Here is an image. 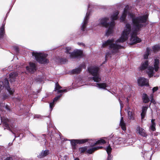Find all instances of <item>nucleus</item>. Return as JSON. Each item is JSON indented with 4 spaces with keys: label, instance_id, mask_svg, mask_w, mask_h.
<instances>
[{
    "label": "nucleus",
    "instance_id": "1",
    "mask_svg": "<svg viewBox=\"0 0 160 160\" xmlns=\"http://www.w3.org/2000/svg\"><path fill=\"white\" fill-rule=\"evenodd\" d=\"M129 8L128 6L127 5L126 6L122 16L120 17V22H125L126 17L128 14V16L132 19L133 27L131 28L130 24H126L121 37L116 41L115 43H114L113 39H108L102 43V48L107 46H109V51L107 52L106 54V58H111L112 55L118 53L119 52V50L122 47L118 43L123 42L125 41L129 36H130V38L129 43L130 45L138 43L141 41V39L137 36V31L139 30L141 28L146 25L148 14L147 13L143 15L135 17L134 14L130 13L128 12Z\"/></svg>",
    "mask_w": 160,
    "mask_h": 160
},
{
    "label": "nucleus",
    "instance_id": "2",
    "mask_svg": "<svg viewBox=\"0 0 160 160\" xmlns=\"http://www.w3.org/2000/svg\"><path fill=\"white\" fill-rule=\"evenodd\" d=\"M118 14L119 12L117 11L111 15V18L112 21L110 23L108 22L109 20L108 17L101 18L98 20L97 23L98 25L105 28H107L109 26L108 29L106 32V36H109L113 33V29L115 24L114 21L118 19Z\"/></svg>",
    "mask_w": 160,
    "mask_h": 160
},
{
    "label": "nucleus",
    "instance_id": "3",
    "mask_svg": "<svg viewBox=\"0 0 160 160\" xmlns=\"http://www.w3.org/2000/svg\"><path fill=\"white\" fill-rule=\"evenodd\" d=\"M159 60L158 59H155L153 63L154 68L152 66H148V61L147 60L143 61L139 69L141 70H144L147 69L146 72L149 78L152 77L155 72H157L159 69Z\"/></svg>",
    "mask_w": 160,
    "mask_h": 160
},
{
    "label": "nucleus",
    "instance_id": "4",
    "mask_svg": "<svg viewBox=\"0 0 160 160\" xmlns=\"http://www.w3.org/2000/svg\"><path fill=\"white\" fill-rule=\"evenodd\" d=\"M32 55L34 56L36 60L40 63L45 64L49 62V61L46 58L48 54L43 52H33Z\"/></svg>",
    "mask_w": 160,
    "mask_h": 160
},
{
    "label": "nucleus",
    "instance_id": "5",
    "mask_svg": "<svg viewBox=\"0 0 160 160\" xmlns=\"http://www.w3.org/2000/svg\"><path fill=\"white\" fill-rule=\"evenodd\" d=\"M99 68L97 66L90 67L88 68L89 72L93 77L92 79L95 82H98L101 80V79L99 74Z\"/></svg>",
    "mask_w": 160,
    "mask_h": 160
},
{
    "label": "nucleus",
    "instance_id": "6",
    "mask_svg": "<svg viewBox=\"0 0 160 160\" xmlns=\"http://www.w3.org/2000/svg\"><path fill=\"white\" fill-rule=\"evenodd\" d=\"M65 52L69 54L71 58H74L77 57H81L82 55V51L80 50H75L73 52H71V48L67 47L65 48Z\"/></svg>",
    "mask_w": 160,
    "mask_h": 160
},
{
    "label": "nucleus",
    "instance_id": "7",
    "mask_svg": "<svg viewBox=\"0 0 160 160\" xmlns=\"http://www.w3.org/2000/svg\"><path fill=\"white\" fill-rule=\"evenodd\" d=\"M108 138L106 137H104L101 138L100 139L98 140L95 142H92V141L91 140L89 141V142L91 147H93L96 145H102L106 143V141Z\"/></svg>",
    "mask_w": 160,
    "mask_h": 160
},
{
    "label": "nucleus",
    "instance_id": "8",
    "mask_svg": "<svg viewBox=\"0 0 160 160\" xmlns=\"http://www.w3.org/2000/svg\"><path fill=\"white\" fill-rule=\"evenodd\" d=\"M90 15V12L89 11H88L87 12L86 16L84 18L81 26V30L83 31H85L86 27L87 25L88 21L89 19V16Z\"/></svg>",
    "mask_w": 160,
    "mask_h": 160
},
{
    "label": "nucleus",
    "instance_id": "9",
    "mask_svg": "<svg viewBox=\"0 0 160 160\" xmlns=\"http://www.w3.org/2000/svg\"><path fill=\"white\" fill-rule=\"evenodd\" d=\"M148 80L143 77H140L138 80V82L139 86H148Z\"/></svg>",
    "mask_w": 160,
    "mask_h": 160
},
{
    "label": "nucleus",
    "instance_id": "10",
    "mask_svg": "<svg viewBox=\"0 0 160 160\" xmlns=\"http://www.w3.org/2000/svg\"><path fill=\"white\" fill-rule=\"evenodd\" d=\"M26 68L28 72L33 73L36 70V65L34 63L30 62L29 63V66H27Z\"/></svg>",
    "mask_w": 160,
    "mask_h": 160
},
{
    "label": "nucleus",
    "instance_id": "11",
    "mask_svg": "<svg viewBox=\"0 0 160 160\" xmlns=\"http://www.w3.org/2000/svg\"><path fill=\"white\" fill-rule=\"evenodd\" d=\"M96 86L98 87L99 88L102 89H103L107 90L108 91H109L110 89V87H109L106 83H97Z\"/></svg>",
    "mask_w": 160,
    "mask_h": 160
},
{
    "label": "nucleus",
    "instance_id": "12",
    "mask_svg": "<svg viewBox=\"0 0 160 160\" xmlns=\"http://www.w3.org/2000/svg\"><path fill=\"white\" fill-rule=\"evenodd\" d=\"M136 132L143 137H146L147 135L144 129L139 126L137 127Z\"/></svg>",
    "mask_w": 160,
    "mask_h": 160
},
{
    "label": "nucleus",
    "instance_id": "13",
    "mask_svg": "<svg viewBox=\"0 0 160 160\" xmlns=\"http://www.w3.org/2000/svg\"><path fill=\"white\" fill-rule=\"evenodd\" d=\"M18 76V74L17 72H12L9 75V81L11 82H12L15 81L16 77Z\"/></svg>",
    "mask_w": 160,
    "mask_h": 160
},
{
    "label": "nucleus",
    "instance_id": "14",
    "mask_svg": "<svg viewBox=\"0 0 160 160\" xmlns=\"http://www.w3.org/2000/svg\"><path fill=\"white\" fill-rule=\"evenodd\" d=\"M62 88V87L60 86L58 83H57L55 84L54 91H58V93H62L63 92H67V91L66 89L63 90H59Z\"/></svg>",
    "mask_w": 160,
    "mask_h": 160
},
{
    "label": "nucleus",
    "instance_id": "15",
    "mask_svg": "<svg viewBox=\"0 0 160 160\" xmlns=\"http://www.w3.org/2000/svg\"><path fill=\"white\" fill-rule=\"evenodd\" d=\"M86 67L85 65V63H83L78 68L73 69L72 71V72L73 74H78L80 73L81 70V68H85Z\"/></svg>",
    "mask_w": 160,
    "mask_h": 160
},
{
    "label": "nucleus",
    "instance_id": "16",
    "mask_svg": "<svg viewBox=\"0 0 160 160\" xmlns=\"http://www.w3.org/2000/svg\"><path fill=\"white\" fill-rule=\"evenodd\" d=\"M128 118L130 120H133L134 119V114L132 110L129 108H127Z\"/></svg>",
    "mask_w": 160,
    "mask_h": 160
},
{
    "label": "nucleus",
    "instance_id": "17",
    "mask_svg": "<svg viewBox=\"0 0 160 160\" xmlns=\"http://www.w3.org/2000/svg\"><path fill=\"white\" fill-rule=\"evenodd\" d=\"M106 151L107 152L108 156L107 158V160H111L112 156L111 155V152L112 150V148L111 147L110 145H109L106 148Z\"/></svg>",
    "mask_w": 160,
    "mask_h": 160
},
{
    "label": "nucleus",
    "instance_id": "18",
    "mask_svg": "<svg viewBox=\"0 0 160 160\" xmlns=\"http://www.w3.org/2000/svg\"><path fill=\"white\" fill-rule=\"evenodd\" d=\"M120 125L122 129L124 131L126 130V123L124 122L123 117H121L120 122Z\"/></svg>",
    "mask_w": 160,
    "mask_h": 160
},
{
    "label": "nucleus",
    "instance_id": "19",
    "mask_svg": "<svg viewBox=\"0 0 160 160\" xmlns=\"http://www.w3.org/2000/svg\"><path fill=\"white\" fill-rule=\"evenodd\" d=\"M5 24V22H4L2 26L0 28V36L1 38H2L5 33L4 28Z\"/></svg>",
    "mask_w": 160,
    "mask_h": 160
},
{
    "label": "nucleus",
    "instance_id": "20",
    "mask_svg": "<svg viewBox=\"0 0 160 160\" xmlns=\"http://www.w3.org/2000/svg\"><path fill=\"white\" fill-rule=\"evenodd\" d=\"M102 148V147H93L92 148H91L88 149L87 150V152L88 153H89V154H91L93 152H94V151L99 149L101 148Z\"/></svg>",
    "mask_w": 160,
    "mask_h": 160
},
{
    "label": "nucleus",
    "instance_id": "21",
    "mask_svg": "<svg viewBox=\"0 0 160 160\" xmlns=\"http://www.w3.org/2000/svg\"><path fill=\"white\" fill-rule=\"evenodd\" d=\"M62 94L60 96H58L54 98L52 102H51L49 104V107L51 109V110L52 111V109L53 108L54 106V102L56 101L61 96Z\"/></svg>",
    "mask_w": 160,
    "mask_h": 160
},
{
    "label": "nucleus",
    "instance_id": "22",
    "mask_svg": "<svg viewBox=\"0 0 160 160\" xmlns=\"http://www.w3.org/2000/svg\"><path fill=\"white\" fill-rule=\"evenodd\" d=\"M124 139L121 138H116L115 139V141L113 142V144L115 143L117 144H120L123 143Z\"/></svg>",
    "mask_w": 160,
    "mask_h": 160
},
{
    "label": "nucleus",
    "instance_id": "23",
    "mask_svg": "<svg viewBox=\"0 0 160 160\" xmlns=\"http://www.w3.org/2000/svg\"><path fill=\"white\" fill-rule=\"evenodd\" d=\"M142 99L143 102L145 103H147L150 101L148 96L145 93H144L142 95Z\"/></svg>",
    "mask_w": 160,
    "mask_h": 160
},
{
    "label": "nucleus",
    "instance_id": "24",
    "mask_svg": "<svg viewBox=\"0 0 160 160\" xmlns=\"http://www.w3.org/2000/svg\"><path fill=\"white\" fill-rule=\"evenodd\" d=\"M49 153V151L47 150H45L44 151H42L38 156L39 158H41L47 155Z\"/></svg>",
    "mask_w": 160,
    "mask_h": 160
},
{
    "label": "nucleus",
    "instance_id": "25",
    "mask_svg": "<svg viewBox=\"0 0 160 160\" xmlns=\"http://www.w3.org/2000/svg\"><path fill=\"white\" fill-rule=\"evenodd\" d=\"M147 109L148 107H142V112L141 113V116L142 119H143L144 118Z\"/></svg>",
    "mask_w": 160,
    "mask_h": 160
},
{
    "label": "nucleus",
    "instance_id": "26",
    "mask_svg": "<svg viewBox=\"0 0 160 160\" xmlns=\"http://www.w3.org/2000/svg\"><path fill=\"white\" fill-rule=\"evenodd\" d=\"M151 51V49L150 48H147L146 51L145 52L143 56L144 59L145 60H147L148 58V55Z\"/></svg>",
    "mask_w": 160,
    "mask_h": 160
},
{
    "label": "nucleus",
    "instance_id": "27",
    "mask_svg": "<svg viewBox=\"0 0 160 160\" xmlns=\"http://www.w3.org/2000/svg\"><path fill=\"white\" fill-rule=\"evenodd\" d=\"M155 119H152L151 120L152 124L150 126V128L152 131L155 130V123L154 122Z\"/></svg>",
    "mask_w": 160,
    "mask_h": 160
},
{
    "label": "nucleus",
    "instance_id": "28",
    "mask_svg": "<svg viewBox=\"0 0 160 160\" xmlns=\"http://www.w3.org/2000/svg\"><path fill=\"white\" fill-rule=\"evenodd\" d=\"M77 140L75 139H72L69 140L71 141V143L72 145V148L73 149H75V146L76 145V144H77Z\"/></svg>",
    "mask_w": 160,
    "mask_h": 160
},
{
    "label": "nucleus",
    "instance_id": "29",
    "mask_svg": "<svg viewBox=\"0 0 160 160\" xmlns=\"http://www.w3.org/2000/svg\"><path fill=\"white\" fill-rule=\"evenodd\" d=\"M152 49L154 52H157L160 50V45H156L152 47Z\"/></svg>",
    "mask_w": 160,
    "mask_h": 160
},
{
    "label": "nucleus",
    "instance_id": "30",
    "mask_svg": "<svg viewBox=\"0 0 160 160\" xmlns=\"http://www.w3.org/2000/svg\"><path fill=\"white\" fill-rule=\"evenodd\" d=\"M77 143L82 144L88 141L87 139H83L81 140H77Z\"/></svg>",
    "mask_w": 160,
    "mask_h": 160
},
{
    "label": "nucleus",
    "instance_id": "31",
    "mask_svg": "<svg viewBox=\"0 0 160 160\" xmlns=\"http://www.w3.org/2000/svg\"><path fill=\"white\" fill-rule=\"evenodd\" d=\"M87 147H81L79 149V151L81 152V153L84 152L87 150Z\"/></svg>",
    "mask_w": 160,
    "mask_h": 160
},
{
    "label": "nucleus",
    "instance_id": "32",
    "mask_svg": "<svg viewBox=\"0 0 160 160\" xmlns=\"http://www.w3.org/2000/svg\"><path fill=\"white\" fill-rule=\"evenodd\" d=\"M150 98L151 99V102L152 103L154 104L155 103H156L155 101L153 98V95L152 94L151 95H150Z\"/></svg>",
    "mask_w": 160,
    "mask_h": 160
},
{
    "label": "nucleus",
    "instance_id": "33",
    "mask_svg": "<svg viewBox=\"0 0 160 160\" xmlns=\"http://www.w3.org/2000/svg\"><path fill=\"white\" fill-rule=\"evenodd\" d=\"M119 103H120V108H121V109H122V108H123V103L120 100V99L119 98Z\"/></svg>",
    "mask_w": 160,
    "mask_h": 160
},
{
    "label": "nucleus",
    "instance_id": "34",
    "mask_svg": "<svg viewBox=\"0 0 160 160\" xmlns=\"http://www.w3.org/2000/svg\"><path fill=\"white\" fill-rule=\"evenodd\" d=\"M158 88L157 87H154L152 89L153 93H154L155 91H157L158 90Z\"/></svg>",
    "mask_w": 160,
    "mask_h": 160
},
{
    "label": "nucleus",
    "instance_id": "35",
    "mask_svg": "<svg viewBox=\"0 0 160 160\" xmlns=\"http://www.w3.org/2000/svg\"><path fill=\"white\" fill-rule=\"evenodd\" d=\"M41 117V116L39 115H36L34 116V118H39Z\"/></svg>",
    "mask_w": 160,
    "mask_h": 160
},
{
    "label": "nucleus",
    "instance_id": "36",
    "mask_svg": "<svg viewBox=\"0 0 160 160\" xmlns=\"http://www.w3.org/2000/svg\"><path fill=\"white\" fill-rule=\"evenodd\" d=\"M4 160H12V158L11 157H7Z\"/></svg>",
    "mask_w": 160,
    "mask_h": 160
},
{
    "label": "nucleus",
    "instance_id": "37",
    "mask_svg": "<svg viewBox=\"0 0 160 160\" xmlns=\"http://www.w3.org/2000/svg\"><path fill=\"white\" fill-rule=\"evenodd\" d=\"M8 96L6 95H3V98L4 99H6L8 98Z\"/></svg>",
    "mask_w": 160,
    "mask_h": 160
},
{
    "label": "nucleus",
    "instance_id": "38",
    "mask_svg": "<svg viewBox=\"0 0 160 160\" xmlns=\"http://www.w3.org/2000/svg\"><path fill=\"white\" fill-rule=\"evenodd\" d=\"M14 49L16 50V51L17 52H18V48L17 47H15L14 48Z\"/></svg>",
    "mask_w": 160,
    "mask_h": 160
},
{
    "label": "nucleus",
    "instance_id": "39",
    "mask_svg": "<svg viewBox=\"0 0 160 160\" xmlns=\"http://www.w3.org/2000/svg\"><path fill=\"white\" fill-rule=\"evenodd\" d=\"M127 101L128 103L129 102V99L128 98H127Z\"/></svg>",
    "mask_w": 160,
    "mask_h": 160
},
{
    "label": "nucleus",
    "instance_id": "40",
    "mask_svg": "<svg viewBox=\"0 0 160 160\" xmlns=\"http://www.w3.org/2000/svg\"><path fill=\"white\" fill-rule=\"evenodd\" d=\"M64 158H65L66 159L68 158V156H64Z\"/></svg>",
    "mask_w": 160,
    "mask_h": 160
},
{
    "label": "nucleus",
    "instance_id": "41",
    "mask_svg": "<svg viewBox=\"0 0 160 160\" xmlns=\"http://www.w3.org/2000/svg\"><path fill=\"white\" fill-rule=\"evenodd\" d=\"M90 8V4H89L88 6V8Z\"/></svg>",
    "mask_w": 160,
    "mask_h": 160
},
{
    "label": "nucleus",
    "instance_id": "42",
    "mask_svg": "<svg viewBox=\"0 0 160 160\" xmlns=\"http://www.w3.org/2000/svg\"><path fill=\"white\" fill-rule=\"evenodd\" d=\"M74 160H79V159L78 158H76L74 159Z\"/></svg>",
    "mask_w": 160,
    "mask_h": 160
},
{
    "label": "nucleus",
    "instance_id": "43",
    "mask_svg": "<svg viewBox=\"0 0 160 160\" xmlns=\"http://www.w3.org/2000/svg\"><path fill=\"white\" fill-rule=\"evenodd\" d=\"M6 108L8 109V110H9V109L8 108H7V107H6Z\"/></svg>",
    "mask_w": 160,
    "mask_h": 160
},
{
    "label": "nucleus",
    "instance_id": "44",
    "mask_svg": "<svg viewBox=\"0 0 160 160\" xmlns=\"http://www.w3.org/2000/svg\"><path fill=\"white\" fill-rule=\"evenodd\" d=\"M43 136H44V137H45V136H46L45 135H44Z\"/></svg>",
    "mask_w": 160,
    "mask_h": 160
},
{
    "label": "nucleus",
    "instance_id": "45",
    "mask_svg": "<svg viewBox=\"0 0 160 160\" xmlns=\"http://www.w3.org/2000/svg\"><path fill=\"white\" fill-rule=\"evenodd\" d=\"M44 139V141H45V139Z\"/></svg>",
    "mask_w": 160,
    "mask_h": 160
},
{
    "label": "nucleus",
    "instance_id": "46",
    "mask_svg": "<svg viewBox=\"0 0 160 160\" xmlns=\"http://www.w3.org/2000/svg\"><path fill=\"white\" fill-rule=\"evenodd\" d=\"M109 138H108V139H109Z\"/></svg>",
    "mask_w": 160,
    "mask_h": 160
}]
</instances>
